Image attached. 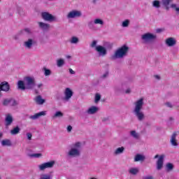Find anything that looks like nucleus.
Here are the masks:
<instances>
[{
  "mask_svg": "<svg viewBox=\"0 0 179 179\" xmlns=\"http://www.w3.org/2000/svg\"><path fill=\"white\" fill-rule=\"evenodd\" d=\"M9 89H10V85H9V83L6 81L1 83L0 92H9Z\"/></svg>",
  "mask_w": 179,
  "mask_h": 179,
  "instance_id": "obj_16",
  "label": "nucleus"
},
{
  "mask_svg": "<svg viewBox=\"0 0 179 179\" xmlns=\"http://www.w3.org/2000/svg\"><path fill=\"white\" fill-rule=\"evenodd\" d=\"M171 8H176V4H171Z\"/></svg>",
  "mask_w": 179,
  "mask_h": 179,
  "instance_id": "obj_57",
  "label": "nucleus"
},
{
  "mask_svg": "<svg viewBox=\"0 0 179 179\" xmlns=\"http://www.w3.org/2000/svg\"><path fill=\"white\" fill-rule=\"evenodd\" d=\"M1 145L2 146H10V145H12V143L10 142V140L6 139L1 141Z\"/></svg>",
  "mask_w": 179,
  "mask_h": 179,
  "instance_id": "obj_33",
  "label": "nucleus"
},
{
  "mask_svg": "<svg viewBox=\"0 0 179 179\" xmlns=\"http://www.w3.org/2000/svg\"><path fill=\"white\" fill-rule=\"evenodd\" d=\"M6 126L9 127V125H12V122H13V117L10 113L6 115L5 118Z\"/></svg>",
  "mask_w": 179,
  "mask_h": 179,
  "instance_id": "obj_19",
  "label": "nucleus"
},
{
  "mask_svg": "<svg viewBox=\"0 0 179 179\" xmlns=\"http://www.w3.org/2000/svg\"><path fill=\"white\" fill-rule=\"evenodd\" d=\"M1 104L4 107H15L17 106V102L13 98H6L3 99Z\"/></svg>",
  "mask_w": 179,
  "mask_h": 179,
  "instance_id": "obj_7",
  "label": "nucleus"
},
{
  "mask_svg": "<svg viewBox=\"0 0 179 179\" xmlns=\"http://www.w3.org/2000/svg\"><path fill=\"white\" fill-rule=\"evenodd\" d=\"M108 120H109L108 117H103V118L102 119V121H103V122H106V121H108Z\"/></svg>",
  "mask_w": 179,
  "mask_h": 179,
  "instance_id": "obj_52",
  "label": "nucleus"
},
{
  "mask_svg": "<svg viewBox=\"0 0 179 179\" xmlns=\"http://www.w3.org/2000/svg\"><path fill=\"white\" fill-rule=\"evenodd\" d=\"M165 104L166 107H169L170 108H173V103L171 102H166Z\"/></svg>",
  "mask_w": 179,
  "mask_h": 179,
  "instance_id": "obj_44",
  "label": "nucleus"
},
{
  "mask_svg": "<svg viewBox=\"0 0 179 179\" xmlns=\"http://www.w3.org/2000/svg\"><path fill=\"white\" fill-rule=\"evenodd\" d=\"M42 115H47V111L43 110L29 116L30 120H38Z\"/></svg>",
  "mask_w": 179,
  "mask_h": 179,
  "instance_id": "obj_18",
  "label": "nucleus"
},
{
  "mask_svg": "<svg viewBox=\"0 0 179 179\" xmlns=\"http://www.w3.org/2000/svg\"><path fill=\"white\" fill-rule=\"evenodd\" d=\"M38 27L41 30L47 31L50 29V24L43 22H38Z\"/></svg>",
  "mask_w": 179,
  "mask_h": 179,
  "instance_id": "obj_22",
  "label": "nucleus"
},
{
  "mask_svg": "<svg viewBox=\"0 0 179 179\" xmlns=\"http://www.w3.org/2000/svg\"><path fill=\"white\" fill-rule=\"evenodd\" d=\"M0 2H1V0H0Z\"/></svg>",
  "mask_w": 179,
  "mask_h": 179,
  "instance_id": "obj_60",
  "label": "nucleus"
},
{
  "mask_svg": "<svg viewBox=\"0 0 179 179\" xmlns=\"http://www.w3.org/2000/svg\"><path fill=\"white\" fill-rule=\"evenodd\" d=\"M69 73H71V75H75L76 73L75 71H73L72 69H69Z\"/></svg>",
  "mask_w": 179,
  "mask_h": 179,
  "instance_id": "obj_46",
  "label": "nucleus"
},
{
  "mask_svg": "<svg viewBox=\"0 0 179 179\" xmlns=\"http://www.w3.org/2000/svg\"><path fill=\"white\" fill-rule=\"evenodd\" d=\"M143 106H145V98H140L134 102L133 114L138 121H143L145 118V113L142 111Z\"/></svg>",
  "mask_w": 179,
  "mask_h": 179,
  "instance_id": "obj_1",
  "label": "nucleus"
},
{
  "mask_svg": "<svg viewBox=\"0 0 179 179\" xmlns=\"http://www.w3.org/2000/svg\"><path fill=\"white\" fill-rule=\"evenodd\" d=\"M26 88L28 90L33 89L36 86V79L33 76H27L24 78Z\"/></svg>",
  "mask_w": 179,
  "mask_h": 179,
  "instance_id": "obj_5",
  "label": "nucleus"
},
{
  "mask_svg": "<svg viewBox=\"0 0 179 179\" xmlns=\"http://www.w3.org/2000/svg\"><path fill=\"white\" fill-rule=\"evenodd\" d=\"M94 24L104 26V20H103L101 18H95L88 23V27H90V29H93Z\"/></svg>",
  "mask_w": 179,
  "mask_h": 179,
  "instance_id": "obj_14",
  "label": "nucleus"
},
{
  "mask_svg": "<svg viewBox=\"0 0 179 179\" xmlns=\"http://www.w3.org/2000/svg\"><path fill=\"white\" fill-rule=\"evenodd\" d=\"M39 179H52V176L48 173H43L40 176Z\"/></svg>",
  "mask_w": 179,
  "mask_h": 179,
  "instance_id": "obj_32",
  "label": "nucleus"
},
{
  "mask_svg": "<svg viewBox=\"0 0 179 179\" xmlns=\"http://www.w3.org/2000/svg\"><path fill=\"white\" fill-rule=\"evenodd\" d=\"M143 179H153V176H145Z\"/></svg>",
  "mask_w": 179,
  "mask_h": 179,
  "instance_id": "obj_49",
  "label": "nucleus"
},
{
  "mask_svg": "<svg viewBox=\"0 0 179 179\" xmlns=\"http://www.w3.org/2000/svg\"><path fill=\"white\" fill-rule=\"evenodd\" d=\"M27 156L31 159H40V157H43V154L41 153H33V154H27Z\"/></svg>",
  "mask_w": 179,
  "mask_h": 179,
  "instance_id": "obj_26",
  "label": "nucleus"
},
{
  "mask_svg": "<svg viewBox=\"0 0 179 179\" xmlns=\"http://www.w3.org/2000/svg\"><path fill=\"white\" fill-rule=\"evenodd\" d=\"M65 65V59H58L57 60V66L58 68H62Z\"/></svg>",
  "mask_w": 179,
  "mask_h": 179,
  "instance_id": "obj_28",
  "label": "nucleus"
},
{
  "mask_svg": "<svg viewBox=\"0 0 179 179\" xmlns=\"http://www.w3.org/2000/svg\"><path fill=\"white\" fill-rule=\"evenodd\" d=\"M163 31H164V29H156V33H162Z\"/></svg>",
  "mask_w": 179,
  "mask_h": 179,
  "instance_id": "obj_47",
  "label": "nucleus"
},
{
  "mask_svg": "<svg viewBox=\"0 0 179 179\" xmlns=\"http://www.w3.org/2000/svg\"><path fill=\"white\" fill-rule=\"evenodd\" d=\"M124 150H125V148H124V147L117 148L113 152V155L114 156H119V155H122V153H124Z\"/></svg>",
  "mask_w": 179,
  "mask_h": 179,
  "instance_id": "obj_24",
  "label": "nucleus"
},
{
  "mask_svg": "<svg viewBox=\"0 0 179 179\" xmlns=\"http://www.w3.org/2000/svg\"><path fill=\"white\" fill-rule=\"evenodd\" d=\"M82 11L79 10H72L69 11L66 15L67 19H77L81 17Z\"/></svg>",
  "mask_w": 179,
  "mask_h": 179,
  "instance_id": "obj_10",
  "label": "nucleus"
},
{
  "mask_svg": "<svg viewBox=\"0 0 179 179\" xmlns=\"http://www.w3.org/2000/svg\"><path fill=\"white\" fill-rule=\"evenodd\" d=\"M37 43L36 38H29L26 41L23 42V47L25 50H31L34 45Z\"/></svg>",
  "mask_w": 179,
  "mask_h": 179,
  "instance_id": "obj_6",
  "label": "nucleus"
},
{
  "mask_svg": "<svg viewBox=\"0 0 179 179\" xmlns=\"http://www.w3.org/2000/svg\"><path fill=\"white\" fill-rule=\"evenodd\" d=\"M99 111V107L92 106L86 110L87 114L89 115H93V114H96V113H98Z\"/></svg>",
  "mask_w": 179,
  "mask_h": 179,
  "instance_id": "obj_17",
  "label": "nucleus"
},
{
  "mask_svg": "<svg viewBox=\"0 0 179 179\" xmlns=\"http://www.w3.org/2000/svg\"><path fill=\"white\" fill-rule=\"evenodd\" d=\"M19 132H20V128H19V127H16L12 130H10L11 135H17Z\"/></svg>",
  "mask_w": 179,
  "mask_h": 179,
  "instance_id": "obj_30",
  "label": "nucleus"
},
{
  "mask_svg": "<svg viewBox=\"0 0 179 179\" xmlns=\"http://www.w3.org/2000/svg\"><path fill=\"white\" fill-rule=\"evenodd\" d=\"M72 131V126L69 125L67 127V131L71 132Z\"/></svg>",
  "mask_w": 179,
  "mask_h": 179,
  "instance_id": "obj_48",
  "label": "nucleus"
},
{
  "mask_svg": "<svg viewBox=\"0 0 179 179\" xmlns=\"http://www.w3.org/2000/svg\"><path fill=\"white\" fill-rule=\"evenodd\" d=\"M153 8H156V9H159L160 8V1L155 0L152 1Z\"/></svg>",
  "mask_w": 179,
  "mask_h": 179,
  "instance_id": "obj_35",
  "label": "nucleus"
},
{
  "mask_svg": "<svg viewBox=\"0 0 179 179\" xmlns=\"http://www.w3.org/2000/svg\"><path fill=\"white\" fill-rule=\"evenodd\" d=\"M91 48H94L96 50V47H97V41H93L90 44Z\"/></svg>",
  "mask_w": 179,
  "mask_h": 179,
  "instance_id": "obj_41",
  "label": "nucleus"
},
{
  "mask_svg": "<svg viewBox=\"0 0 179 179\" xmlns=\"http://www.w3.org/2000/svg\"><path fill=\"white\" fill-rule=\"evenodd\" d=\"M2 133H0V139H1V138H2Z\"/></svg>",
  "mask_w": 179,
  "mask_h": 179,
  "instance_id": "obj_58",
  "label": "nucleus"
},
{
  "mask_svg": "<svg viewBox=\"0 0 179 179\" xmlns=\"http://www.w3.org/2000/svg\"><path fill=\"white\" fill-rule=\"evenodd\" d=\"M64 101H69L72 99V96H73V91L71 88L66 87L64 92Z\"/></svg>",
  "mask_w": 179,
  "mask_h": 179,
  "instance_id": "obj_12",
  "label": "nucleus"
},
{
  "mask_svg": "<svg viewBox=\"0 0 179 179\" xmlns=\"http://www.w3.org/2000/svg\"><path fill=\"white\" fill-rule=\"evenodd\" d=\"M129 52V47L127 45H123L117 48L111 56L112 59H122L128 55Z\"/></svg>",
  "mask_w": 179,
  "mask_h": 179,
  "instance_id": "obj_3",
  "label": "nucleus"
},
{
  "mask_svg": "<svg viewBox=\"0 0 179 179\" xmlns=\"http://www.w3.org/2000/svg\"><path fill=\"white\" fill-rule=\"evenodd\" d=\"M0 179H1V178H0Z\"/></svg>",
  "mask_w": 179,
  "mask_h": 179,
  "instance_id": "obj_61",
  "label": "nucleus"
},
{
  "mask_svg": "<svg viewBox=\"0 0 179 179\" xmlns=\"http://www.w3.org/2000/svg\"><path fill=\"white\" fill-rule=\"evenodd\" d=\"M146 157L142 154H137L134 157V162H145Z\"/></svg>",
  "mask_w": 179,
  "mask_h": 179,
  "instance_id": "obj_21",
  "label": "nucleus"
},
{
  "mask_svg": "<svg viewBox=\"0 0 179 179\" xmlns=\"http://www.w3.org/2000/svg\"><path fill=\"white\" fill-rule=\"evenodd\" d=\"M66 155L68 159L80 157V155H82V143L76 142L71 144Z\"/></svg>",
  "mask_w": 179,
  "mask_h": 179,
  "instance_id": "obj_2",
  "label": "nucleus"
},
{
  "mask_svg": "<svg viewBox=\"0 0 179 179\" xmlns=\"http://www.w3.org/2000/svg\"><path fill=\"white\" fill-rule=\"evenodd\" d=\"M35 101L36 104L42 106V104L45 103V99H43V97L41 95H38L35 98Z\"/></svg>",
  "mask_w": 179,
  "mask_h": 179,
  "instance_id": "obj_23",
  "label": "nucleus"
},
{
  "mask_svg": "<svg viewBox=\"0 0 179 179\" xmlns=\"http://www.w3.org/2000/svg\"><path fill=\"white\" fill-rule=\"evenodd\" d=\"M129 20H125L122 22V27H128V26H129Z\"/></svg>",
  "mask_w": 179,
  "mask_h": 179,
  "instance_id": "obj_38",
  "label": "nucleus"
},
{
  "mask_svg": "<svg viewBox=\"0 0 179 179\" xmlns=\"http://www.w3.org/2000/svg\"><path fill=\"white\" fill-rule=\"evenodd\" d=\"M31 136H32L31 133L27 134V137L29 141H31Z\"/></svg>",
  "mask_w": 179,
  "mask_h": 179,
  "instance_id": "obj_45",
  "label": "nucleus"
},
{
  "mask_svg": "<svg viewBox=\"0 0 179 179\" xmlns=\"http://www.w3.org/2000/svg\"><path fill=\"white\" fill-rule=\"evenodd\" d=\"M157 37L156 34L148 32L141 35V40L144 44H148L156 40Z\"/></svg>",
  "mask_w": 179,
  "mask_h": 179,
  "instance_id": "obj_4",
  "label": "nucleus"
},
{
  "mask_svg": "<svg viewBox=\"0 0 179 179\" xmlns=\"http://www.w3.org/2000/svg\"><path fill=\"white\" fill-rule=\"evenodd\" d=\"M177 132H174L171 135L170 142L172 146H178V143H177Z\"/></svg>",
  "mask_w": 179,
  "mask_h": 179,
  "instance_id": "obj_20",
  "label": "nucleus"
},
{
  "mask_svg": "<svg viewBox=\"0 0 179 179\" xmlns=\"http://www.w3.org/2000/svg\"><path fill=\"white\" fill-rule=\"evenodd\" d=\"M166 47H174L177 44V39L176 38L169 37L165 40Z\"/></svg>",
  "mask_w": 179,
  "mask_h": 179,
  "instance_id": "obj_15",
  "label": "nucleus"
},
{
  "mask_svg": "<svg viewBox=\"0 0 179 179\" xmlns=\"http://www.w3.org/2000/svg\"><path fill=\"white\" fill-rule=\"evenodd\" d=\"M69 43H71V44H78L79 38H78V36H72L69 40Z\"/></svg>",
  "mask_w": 179,
  "mask_h": 179,
  "instance_id": "obj_29",
  "label": "nucleus"
},
{
  "mask_svg": "<svg viewBox=\"0 0 179 179\" xmlns=\"http://www.w3.org/2000/svg\"><path fill=\"white\" fill-rule=\"evenodd\" d=\"M17 87L20 90H26V89H27L26 87V83L22 80H19L17 82Z\"/></svg>",
  "mask_w": 179,
  "mask_h": 179,
  "instance_id": "obj_25",
  "label": "nucleus"
},
{
  "mask_svg": "<svg viewBox=\"0 0 179 179\" xmlns=\"http://www.w3.org/2000/svg\"><path fill=\"white\" fill-rule=\"evenodd\" d=\"M52 117L53 118H61L62 117H64V113L61 111H57Z\"/></svg>",
  "mask_w": 179,
  "mask_h": 179,
  "instance_id": "obj_34",
  "label": "nucleus"
},
{
  "mask_svg": "<svg viewBox=\"0 0 179 179\" xmlns=\"http://www.w3.org/2000/svg\"><path fill=\"white\" fill-rule=\"evenodd\" d=\"M166 171H171V170H173V169H174V165H173V164H171V163H168L166 165Z\"/></svg>",
  "mask_w": 179,
  "mask_h": 179,
  "instance_id": "obj_36",
  "label": "nucleus"
},
{
  "mask_svg": "<svg viewBox=\"0 0 179 179\" xmlns=\"http://www.w3.org/2000/svg\"><path fill=\"white\" fill-rule=\"evenodd\" d=\"M99 57H106L107 55V48L103 45H97L96 50Z\"/></svg>",
  "mask_w": 179,
  "mask_h": 179,
  "instance_id": "obj_13",
  "label": "nucleus"
},
{
  "mask_svg": "<svg viewBox=\"0 0 179 179\" xmlns=\"http://www.w3.org/2000/svg\"><path fill=\"white\" fill-rule=\"evenodd\" d=\"M41 43H43V44H44L45 43H46V41H45V40H44V38H43L41 39Z\"/></svg>",
  "mask_w": 179,
  "mask_h": 179,
  "instance_id": "obj_56",
  "label": "nucleus"
},
{
  "mask_svg": "<svg viewBox=\"0 0 179 179\" xmlns=\"http://www.w3.org/2000/svg\"><path fill=\"white\" fill-rule=\"evenodd\" d=\"M129 174H131L132 176H136L138 173H139V168L136 167H132L129 169Z\"/></svg>",
  "mask_w": 179,
  "mask_h": 179,
  "instance_id": "obj_27",
  "label": "nucleus"
},
{
  "mask_svg": "<svg viewBox=\"0 0 179 179\" xmlns=\"http://www.w3.org/2000/svg\"><path fill=\"white\" fill-rule=\"evenodd\" d=\"M169 121H170L171 122H174V119H173V117H170V118H169Z\"/></svg>",
  "mask_w": 179,
  "mask_h": 179,
  "instance_id": "obj_55",
  "label": "nucleus"
},
{
  "mask_svg": "<svg viewBox=\"0 0 179 179\" xmlns=\"http://www.w3.org/2000/svg\"><path fill=\"white\" fill-rule=\"evenodd\" d=\"M54 166H55V161H50L38 165V169L40 171H44L47 169H52Z\"/></svg>",
  "mask_w": 179,
  "mask_h": 179,
  "instance_id": "obj_8",
  "label": "nucleus"
},
{
  "mask_svg": "<svg viewBox=\"0 0 179 179\" xmlns=\"http://www.w3.org/2000/svg\"><path fill=\"white\" fill-rule=\"evenodd\" d=\"M155 79H157V80H160V76L159 75H155L154 76Z\"/></svg>",
  "mask_w": 179,
  "mask_h": 179,
  "instance_id": "obj_50",
  "label": "nucleus"
},
{
  "mask_svg": "<svg viewBox=\"0 0 179 179\" xmlns=\"http://www.w3.org/2000/svg\"><path fill=\"white\" fill-rule=\"evenodd\" d=\"M41 17L43 20L46 22H57V17L50 14L48 12H43L41 13Z\"/></svg>",
  "mask_w": 179,
  "mask_h": 179,
  "instance_id": "obj_11",
  "label": "nucleus"
},
{
  "mask_svg": "<svg viewBox=\"0 0 179 179\" xmlns=\"http://www.w3.org/2000/svg\"><path fill=\"white\" fill-rule=\"evenodd\" d=\"M101 99V95L99 93H96L94 97V102L95 103L99 102Z\"/></svg>",
  "mask_w": 179,
  "mask_h": 179,
  "instance_id": "obj_40",
  "label": "nucleus"
},
{
  "mask_svg": "<svg viewBox=\"0 0 179 179\" xmlns=\"http://www.w3.org/2000/svg\"><path fill=\"white\" fill-rule=\"evenodd\" d=\"M101 79H106V78H108V71H106L105 73H103L101 76Z\"/></svg>",
  "mask_w": 179,
  "mask_h": 179,
  "instance_id": "obj_42",
  "label": "nucleus"
},
{
  "mask_svg": "<svg viewBox=\"0 0 179 179\" xmlns=\"http://www.w3.org/2000/svg\"><path fill=\"white\" fill-rule=\"evenodd\" d=\"M164 157H166L164 155H156L154 157V159H158L157 161V170H162V169H163V164H164Z\"/></svg>",
  "mask_w": 179,
  "mask_h": 179,
  "instance_id": "obj_9",
  "label": "nucleus"
},
{
  "mask_svg": "<svg viewBox=\"0 0 179 179\" xmlns=\"http://www.w3.org/2000/svg\"><path fill=\"white\" fill-rule=\"evenodd\" d=\"M24 31L27 34H31V29L30 28H25L24 29Z\"/></svg>",
  "mask_w": 179,
  "mask_h": 179,
  "instance_id": "obj_43",
  "label": "nucleus"
},
{
  "mask_svg": "<svg viewBox=\"0 0 179 179\" xmlns=\"http://www.w3.org/2000/svg\"><path fill=\"white\" fill-rule=\"evenodd\" d=\"M130 135L132 138H134V139H139V134L135 130L130 131Z\"/></svg>",
  "mask_w": 179,
  "mask_h": 179,
  "instance_id": "obj_31",
  "label": "nucleus"
},
{
  "mask_svg": "<svg viewBox=\"0 0 179 179\" xmlns=\"http://www.w3.org/2000/svg\"><path fill=\"white\" fill-rule=\"evenodd\" d=\"M43 71L45 76H50V75H51V70L44 67Z\"/></svg>",
  "mask_w": 179,
  "mask_h": 179,
  "instance_id": "obj_39",
  "label": "nucleus"
},
{
  "mask_svg": "<svg viewBox=\"0 0 179 179\" xmlns=\"http://www.w3.org/2000/svg\"><path fill=\"white\" fill-rule=\"evenodd\" d=\"M173 0H162V3L164 6H166V9H169V5H170V2Z\"/></svg>",
  "mask_w": 179,
  "mask_h": 179,
  "instance_id": "obj_37",
  "label": "nucleus"
},
{
  "mask_svg": "<svg viewBox=\"0 0 179 179\" xmlns=\"http://www.w3.org/2000/svg\"><path fill=\"white\" fill-rule=\"evenodd\" d=\"M66 58L67 59H71V58H72V57H71V55H66Z\"/></svg>",
  "mask_w": 179,
  "mask_h": 179,
  "instance_id": "obj_54",
  "label": "nucleus"
},
{
  "mask_svg": "<svg viewBox=\"0 0 179 179\" xmlns=\"http://www.w3.org/2000/svg\"><path fill=\"white\" fill-rule=\"evenodd\" d=\"M37 87L38 89H40V87H43V84L42 83L38 84Z\"/></svg>",
  "mask_w": 179,
  "mask_h": 179,
  "instance_id": "obj_53",
  "label": "nucleus"
},
{
  "mask_svg": "<svg viewBox=\"0 0 179 179\" xmlns=\"http://www.w3.org/2000/svg\"><path fill=\"white\" fill-rule=\"evenodd\" d=\"M125 93L127 94H129V93H131V89L128 88L127 90H125Z\"/></svg>",
  "mask_w": 179,
  "mask_h": 179,
  "instance_id": "obj_51",
  "label": "nucleus"
},
{
  "mask_svg": "<svg viewBox=\"0 0 179 179\" xmlns=\"http://www.w3.org/2000/svg\"><path fill=\"white\" fill-rule=\"evenodd\" d=\"M2 96V94H1V91H0V97Z\"/></svg>",
  "mask_w": 179,
  "mask_h": 179,
  "instance_id": "obj_59",
  "label": "nucleus"
}]
</instances>
